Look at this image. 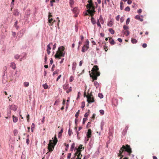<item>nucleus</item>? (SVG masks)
Listing matches in <instances>:
<instances>
[{
	"label": "nucleus",
	"instance_id": "nucleus-1",
	"mask_svg": "<svg viewBox=\"0 0 159 159\" xmlns=\"http://www.w3.org/2000/svg\"><path fill=\"white\" fill-rule=\"evenodd\" d=\"M119 152L120 154L123 156V153H124V155L125 154V153H127V154L130 155L132 152V150L130 146L128 145H126V146L124 145L121 148Z\"/></svg>",
	"mask_w": 159,
	"mask_h": 159
},
{
	"label": "nucleus",
	"instance_id": "nucleus-2",
	"mask_svg": "<svg viewBox=\"0 0 159 159\" xmlns=\"http://www.w3.org/2000/svg\"><path fill=\"white\" fill-rule=\"evenodd\" d=\"M64 49V48L63 46L59 47L58 51L56 52V54L54 56L55 58L60 59L61 57H64L65 53Z\"/></svg>",
	"mask_w": 159,
	"mask_h": 159
},
{
	"label": "nucleus",
	"instance_id": "nucleus-3",
	"mask_svg": "<svg viewBox=\"0 0 159 159\" xmlns=\"http://www.w3.org/2000/svg\"><path fill=\"white\" fill-rule=\"evenodd\" d=\"M89 41L87 39L86 40L85 45L83 46L82 48V52H85L89 48Z\"/></svg>",
	"mask_w": 159,
	"mask_h": 159
},
{
	"label": "nucleus",
	"instance_id": "nucleus-4",
	"mask_svg": "<svg viewBox=\"0 0 159 159\" xmlns=\"http://www.w3.org/2000/svg\"><path fill=\"white\" fill-rule=\"evenodd\" d=\"M54 143H52V140H50L48 144V149L49 152H52L53 150V149L54 148Z\"/></svg>",
	"mask_w": 159,
	"mask_h": 159
},
{
	"label": "nucleus",
	"instance_id": "nucleus-5",
	"mask_svg": "<svg viewBox=\"0 0 159 159\" xmlns=\"http://www.w3.org/2000/svg\"><path fill=\"white\" fill-rule=\"evenodd\" d=\"M87 11L90 15L91 16H93V13L95 12L94 7L93 6L90 9H88L87 10Z\"/></svg>",
	"mask_w": 159,
	"mask_h": 159
},
{
	"label": "nucleus",
	"instance_id": "nucleus-6",
	"mask_svg": "<svg viewBox=\"0 0 159 159\" xmlns=\"http://www.w3.org/2000/svg\"><path fill=\"white\" fill-rule=\"evenodd\" d=\"M25 31L26 29L25 28L19 31L18 34L19 38H20L25 33Z\"/></svg>",
	"mask_w": 159,
	"mask_h": 159
},
{
	"label": "nucleus",
	"instance_id": "nucleus-7",
	"mask_svg": "<svg viewBox=\"0 0 159 159\" xmlns=\"http://www.w3.org/2000/svg\"><path fill=\"white\" fill-rule=\"evenodd\" d=\"M86 97L87 98V102L89 103H91L94 102V98L93 97H91L90 96H87Z\"/></svg>",
	"mask_w": 159,
	"mask_h": 159
},
{
	"label": "nucleus",
	"instance_id": "nucleus-8",
	"mask_svg": "<svg viewBox=\"0 0 159 159\" xmlns=\"http://www.w3.org/2000/svg\"><path fill=\"white\" fill-rule=\"evenodd\" d=\"M76 156H77L78 158L81 159V157H82V155L81 154V152H80V151H78L75 152V156L73 158H75V157Z\"/></svg>",
	"mask_w": 159,
	"mask_h": 159
},
{
	"label": "nucleus",
	"instance_id": "nucleus-9",
	"mask_svg": "<svg viewBox=\"0 0 159 159\" xmlns=\"http://www.w3.org/2000/svg\"><path fill=\"white\" fill-rule=\"evenodd\" d=\"M30 9L27 10L25 13V18H28L30 15Z\"/></svg>",
	"mask_w": 159,
	"mask_h": 159
},
{
	"label": "nucleus",
	"instance_id": "nucleus-10",
	"mask_svg": "<svg viewBox=\"0 0 159 159\" xmlns=\"http://www.w3.org/2000/svg\"><path fill=\"white\" fill-rule=\"evenodd\" d=\"M17 109L16 106L14 105H11L9 106V109L11 110H12L14 111H16Z\"/></svg>",
	"mask_w": 159,
	"mask_h": 159
},
{
	"label": "nucleus",
	"instance_id": "nucleus-11",
	"mask_svg": "<svg viewBox=\"0 0 159 159\" xmlns=\"http://www.w3.org/2000/svg\"><path fill=\"white\" fill-rule=\"evenodd\" d=\"M91 130L90 129H89L88 130V132L86 134V136L87 137V141L89 140V139L91 137Z\"/></svg>",
	"mask_w": 159,
	"mask_h": 159
},
{
	"label": "nucleus",
	"instance_id": "nucleus-12",
	"mask_svg": "<svg viewBox=\"0 0 159 159\" xmlns=\"http://www.w3.org/2000/svg\"><path fill=\"white\" fill-rule=\"evenodd\" d=\"M143 17L142 15L139 16L137 15L135 17V18L136 19L139 20L141 21H143Z\"/></svg>",
	"mask_w": 159,
	"mask_h": 159
},
{
	"label": "nucleus",
	"instance_id": "nucleus-13",
	"mask_svg": "<svg viewBox=\"0 0 159 159\" xmlns=\"http://www.w3.org/2000/svg\"><path fill=\"white\" fill-rule=\"evenodd\" d=\"M93 144V141L92 139H91L89 143V146L88 147V148L89 150L91 149V148H92Z\"/></svg>",
	"mask_w": 159,
	"mask_h": 159
},
{
	"label": "nucleus",
	"instance_id": "nucleus-14",
	"mask_svg": "<svg viewBox=\"0 0 159 159\" xmlns=\"http://www.w3.org/2000/svg\"><path fill=\"white\" fill-rule=\"evenodd\" d=\"M11 111L9 109H7V116H6L5 118L6 119H9L11 118Z\"/></svg>",
	"mask_w": 159,
	"mask_h": 159
},
{
	"label": "nucleus",
	"instance_id": "nucleus-15",
	"mask_svg": "<svg viewBox=\"0 0 159 159\" xmlns=\"http://www.w3.org/2000/svg\"><path fill=\"white\" fill-rule=\"evenodd\" d=\"M84 149V148L82 147V145H80L79 146L78 148H75V150H76V152L77 151H80V152H81L82 151V150H83Z\"/></svg>",
	"mask_w": 159,
	"mask_h": 159
},
{
	"label": "nucleus",
	"instance_id": "nucleus-16",
	"mask_svg": "<svg viewBox=\"0 0 159 159\" xmlns=\"http://www.w3.org/2000/svg\"><path fill=\"white\" fill-rule=\"evenodd\" d=\"M53 19L52 18H48V22L49 23V25L52 26L53 24V23L55 21V20H53V22H52Z\"/></svg>",
	"mask_w": 159,
	"mask_h": 159
},
{
	"label": "nucleus",
	"instance_id": "nucleus-17",
	"mask_svg": "<svg viewBox=\"0 0 159 159\" xmlns=\"http://www.w3.org/2000/svg\"><path fill=\"white\" fill-rule=\"evenodd\" d=\"M128 129V126H126L125 129L123 130V132L122 133V134L123 135H125L126 134V133L127 130Z\"/></svg>",
	"mask_w": 159,
	"mask_h": 159
},
{
	"label": "nucleus",
	"instance_id": "nucleus-18",
	"mask_svg": "<svg viewBox=\"0 0 159 159\" xmlns=\"http://www.w3.org/2000/svg\"><path fill=\"white\" fill-rule=\"evenodd\" d=\"M93 74V75L92 76L90 74V77L93 79L92 81L93 82L94 80H97L98 77L96 75H94Z\"/></svg>",
	"mask_w": 159,
	"mask_h": 159
},
{
	"label": "nucleus",
	"instance_id": "nucleus-19",
	"mask_svg": "<svg viewBox=\"0 0 159 159\" xmlns=\"http://www.w3.org/2000/svg\"><path fill=\"white\" fill-rule=\"evenodd\" d=\"M19 14V12L17 9H15L13 11V15L16 16H18Z\"/></svg>",
	"mask_w": 159,
	"mask_h": 159
},
{
	"label": "nucleus",
	"instance_id": "nucleus-20",
	"mask_svg": "<svg viewBox=\"0 0 159 159\" xmlns=\"http://www.w3.org/2000/svg\"><path fill=\"white\" fill-rule=\"evenodd\" d=\"M98 66L97 65H95L94 66L93 68L91 70L92 71H93L94 70V72H96V71H98Z\"/></svg>",
	"mask_w": 159,
	"mask_h": 159
},
{
	"label": "nucleus",
	"instance_id": "nucleus-21",
	"mask_svg": "<svg viewBox=\"0 0 159 159\" xmlns=\"http://www.w3.org/2000/svg\"><path fill=\"white\" fill-rule=\"evenodd\" d=\"M10 67L13 69H15L16 68V64L13 62H12L11 63Z\"/></svg>",
	"mask_w": 159,
	"mask_h": 159
},
{
	"label": "nucleus",
	"instance_id": "nucleus-22",
	"mask_svg": "<svg viewBox=\"0 0 159 159\" xmlns=\"http://www.w3.org/2000/svg\"><path fill=\"white\" fill-rule=\"evenodd\" d=\"M94 84L96 89L98 88L99 86V84L97 81H94Z\"/></svg>",
	"mask_w": 159,
	"mask_h": 159
},
{
	"label": "nucleus",
	"instance_id": "nucleus-23",
	"mask_svg": "<svg viewBox=\"0 0 159 159\" xmlns=\"http://www.w3.org/2000/svg\"><path fill=\"white\" fill-rule=\"evenodd\" d=\"M93 5L92 3V2L91 1V3H89V4H88L87 5V8L88 9L91 8L92 7H93Z\"/></svg>",
	"mask_w": 159,
	"mask_h": 159
},
{
	"label": "nucleus",
	"instance_id": "nucleus-24",
	"mask_svg": "<svg viewBox=\"0 0 159 159\" xmlns=\"http://www.w3.org/2000/svg\"><path fill=\"white\" fill-rule=\"evenodd\" d=\"M102 45L103 48H104V49H105V51H107V49H106V48H107V47L106 46V44L105 43L102 42Z\"/></svg>",
	"mask_w": 159,
	"mask_h": 159
},
{
	"label": "nucleus",
	"instance_id": "nucleus-25",
	"mask_svg": "<svg viewBox=\"0 0 159 159\" xmlns=\"http://www.w3.org/2000/svg\"><path fill=\"white\" fill-rule=\"evenodd\" d=\"M72 11L73 12L75 13H78V10L77 7H75L72 9Z\"/></svg>",
	"mask_w": 159,
	"mask_h": 159
},
{
	"label": "nucleus",
	"instance_id": "nucleus-26",
	"mask_svg": "<svg viewBox=\"0 0 159 159\" xmlns=\"http://www.w3.org/2000/svg\"><path fill=\"white\" fill-rule=\"evenodd\" d=\"M76 66V63L75 62H74L72 64V70H75Z\"/></svg>",
	"mask_w": 159,
	"mask_h": 159
},
{
	"label": "nucleus",
	"instance_id": "nucleus-27",
	"mask_svg": "<svg viewBox=\"0 0 159 159\" xmlns=\"http://www.w3.org/2000/svg\"><path fill=\"white\" fill-rule=\"evenodd\" d=\"M92 17H91V22L93 25H95L96 23V21L95 19L93 17V16H92Z\"/></svg>",
	"mask_w": 159,
	"mask_h": 159
},
{
	"label": "nucleus",
	"instance_id": "nucleus-28",
	"mask_svg": "<svg viewBox=\"0 0 159 159\" xmlns=\"http://www.w3.org/2000/svg\"><path fill=\"white\" fill-rule=\"evenodd\" d=\"M74 3V0H69V4L70 7H72V6Z\"/></svg>",
	"mask_w": 159,
	"mask_h": 159
},
{
	"label": "nucleus",
	"instance_id": "nucleus-29",
	"mask_svg": "<svg viewBox=\"0 0 159 159\" xmlns=\"http://www.w3.org/2000/svg\"><path fill=\"white\" fill-rule=\"evenodd\" d=\"M53 143H54V145H56L57 142V139L56 136V135H55L54 139L53 140Z\"/></svg>",
	"mask_w": 159,
	"mask_h": 159
},
{
	"label": "nucleus",
	"instance_id": "nucleus-30",
	"mask_svg": "<svg viewBox=\"0 0 159 159\" xmlns=\"http://www.w3.org/2000/svg\"><path fill=\"white\" fill-rule=\"evenodd\" d=\"M131 43L133 44L136 43L138 42L137 40L136 39L133 38H131Z\"/></svg>",
	"mask_w": 159,
	"mask_h": 159
},
{
	"label": "nucleus",
	"instance_id": "nucleus-31",
	"mask_svg": "<svg viewBox=\"0 0 159 159\" xmlns=\"http://www.w3.org/2000/svg\"><path fill=\"white\" fill-rule=\"evenodd\" d=\"M75 144L74 143H73L71 144V147H70V151H73V150H74V149L75 148Z\"/></svg>",
	"mask_w": 159,
	"mask_h": 159
},
{
	"label": "nucleus",
	"instance_id": "nucleus-32",
	"mask_svg": "<svg viewBox=\"0 0 159 159\" xmlns=\"http://www.w3.org/2000/svg\"><path fill=\"white\" fill-rule=\"evenodd\" d=\"M111 39V38H110L109 39L110 43L111 45H114L115 43V42L114 41L113 39H112L111 41H110Z\"/></svg>",
	"mask_w": 159,
	"mask_h": 159
},
{
	"label": "nucleus",
	"instance_id": "nucleus-33",
	"mask_svg": "<svg viewBox=\"0 0 159 159\" xmlns=\"http://www.w3.org/2000/svg\"><path fill=\"white\" fill-rule=\"evenodd\" d=\"M113 25V22L111 20H110L109 21H108L107 23V25L109 27H112Z\"/></svg>",
	"mask_w": 159,
	"mask_h": 159
},
{
	"label": "nucleus",
	"instance_id": "nucleus-34",
	"mask_svg": "<svg viewBox=\"0 0 159 159\" xmlns=\"http://www.w3.org/2000/svg\"><path fill=\"white\" fill-rule=\"evenodd\" d=\"M13 121L14 123L16 122L18 120V118L17 117H14V116H13Z\"/></svg>",
	"mask_w": 159,
	"mask_h": 159
},
{
	"label": "nucleus",
	"instance_id": "nucleus-35",
	"mask_svg": "<svg viewBox=\"0 0 159 159\" xmlns=\"http://www.w3.org/2000/svg\"><path fill=\"white\" fill-rule=\"evenodd\" d=\"M92 73L94 75H96L97 77L99 76L100 75V72L98 71L93 72Z\"/></svg>",
	"mask_w": 159,
	"mask_h": 159
},
{
	"label": "nucleus",
	"instance_id": "nucleus-36",
	"mask_svg": "<svg viewBox=\"0 0 159 159\" xmlns=\"http://www.w3.org/2000/svg\"><path fill=\"white\" fill-rule=\"evenodd\" d=\"M97 25L98 26L100 27V28H102V27L101 26L99 20L98 19H97Z\"/></svg>",
	"mask_w": 159,
	"mask_h": 159
},
{
	"label": "nucleus",
	"instance_id": "nucleus-37",
	"mask_svg": "<svg viewBox=\"0 0 159 159\" xmlns=\"http://www.w3.org/2000/svg\"><path fill=\"white\" fill-rule=\"evenodd\" d=\"M108 30L111 34H114L115 33L114 30L111 28H109Z\"/></svg>",
	"mask_w": 159,
	"mask_h": 159
},
{
	"label": "nucleus",
	"instance_id": "nucleus-38",
	"mask_svg": "<svg viewBox=\"0 0 159 159\" xmlns=\"http://www.w3.org/2000/svg\"><path fill=\"white\" fill-rule=\"evenodd\" d=\"M18 133V131L17 129H15L13 131V134L14 136H16Z\"/></svg>",
	"mask_w": 159,
	"mask_h": 159
},
{
	"label": "nucleus",
	"instance_id": "nucleus-39",
	"mask_svg": "<svg viewBox=\"0 0 159 159\" xmlns=\"http://www.w3.org/2000/svg\"><path fill=\"white\" fill-rule=\"evenodd\" d=\"M63 89H67L69 88V86L68 84H64L63 86Z\"/></svg>",
	"mask_w": 159,
	"mask_h": 159
},
{
	"label": "nucleus",
	"instance_id": "nucleus-40",
	"mask_svg": "<svg viewBox=\"0 0 159 159\" xmlns=\"http://www.w3.org/2000/svg\"><path fill=\"white\" fill-rule=\"evenodd\" d=\"M21 159H25V155L24 152L22 153Z\"/></svg>",
	"mask_w": 159,
	"mask_h": 159
},
{
	"label": "nucleus",
	"instance_id": "nucleus-41",
	"mask_svg": "<svg viewBox=\"0 0 159 159\" xmlns=\"http://www.w3.org/2000/svg\"><path fill=\"white\" fill-rule=\"evenodd\" d=\"M42 86L44 89H47L48 88V85L46 83L43 84Z\"/></svg>",
	"mask_w": 159,
	"mask_h": 159
},
{
	"label": "nucleus",
	"instance_id": "nucleus-42",
	"mask_svg": "<svg viewBox=\"0 0 159 159\" xmlns=\"http://www.w3.org/2000/svg\"><path fill=\"white\" fill-rule=\"evenodd\" d=\"M29 83L28 82H25L24 83V85L25 87H27L29 86Z\"/></svg>",
	"mask_w": 159,
	"mask_h": 159
},
{
	"label": "nucleus",
	"instance_id": "nucleus-43",
	"mask_svg": "<svg viewBox=\"0 0 159 159\" xmlns=\"http://www.w3.org/2000/svg\"><path fill=\"white\" fill-rule=\"evenodd\" d=\"M17 24H18V21H17V20H16V22H15V23L14 24V26L15 27H16V28L17 29H18L19 27L18 26H17Z\"/></svg>",
	"mask_w": 159,
	"mask_h": 159
},
{
	"label": "nucleus",
	"instance_id": "nucleus-44",
	"mask_svg": "<svg viewBox=\"0 0 159 159\" xmlns=\"http://www.w3.org/2000/svg\"><path fill=\"white\" fill-rule=\"evenodd\" d=\"M35 126V125L34 124V123H33L32 124V125H31V131H32V132H33V130H34V128Z\"/></svg>",
	"mask_w": 159,
	"mask_h": 159
},
{
	"label": "nucleus",
	"instance_id": "nucleus-45",
	"mask_svg": "<svg viewBox=\"0 0 159 159\" xmlns=\"http://www.w3.org/2000/svg\"><path fill=\"white\" fill-rule=\"evenodd\" d=\"M52 43H51L47 45V50H50L51 49V48L50 46V45H52Z\"/></svg>",
	"mask_w": 159,
	"mask_h": 159
},
{
	"label": "nucleus",
	"instance_id": "nucleus-46",
	"mask_svg": "<svg viewBox=\"0 0 159 159\" xmlns=\"http://www.w3.org/2000/svg\"><path fill=\"white\" fill-rule=\"evenodd\" d=\"M125 10L126 11H129L130 10V7L128 6V7H125Z\"/></svg>",
	"mask_w": 159,
	"mask_h": 159
},
{
	"label": "nucleus",
	"instance_id": "nucleus-47",
	"mask_svg": "<svg viewBox=\"0 0 159 159\" xmlns=\"http://www.w3.org/2000/svg\"><path fill=\"white\" fill-rule=\"evenodd\" d=\"M98 96L100 98H102L103 97V95L102 93H99L98 94Z\"/></svg>",
	"mask_w": 159,
	"mask_h": 159
},
{
	"label": "nucleus",
	"instance_id": "nucleus-48",
	"mask_svg": "<svg viewBox=\"0 0 159 159\" xmlns=\"http://www.w3.org/2000/svg\"><path fill=\"white\" fill-rule=\"evenodd\" d=\"M99 148H98V150L97 151H96L95 153V156H97L99 154Z\"/></svg>",
	"mask_w": 159,
	"mask_h": 159
},
{
	"label": "nucleus",
	"instance_id": "nucleus-49",
	"mask_svg": "<svg viewBox=\"0 0 159 159\" xmlns=\"http://www.w3.org/2000/svg\"><path fill=\"white\" fill-rule=\"evenodd\" d=\"M80 112V110H78V111L75 114V116L76 118H77L78 116H79V113Z\"/></svg>",
	"mask_w": 159,
	"mask_h": 159
},
{
	"label": "nucleus",
	"instance_id": "nucleus-50",
	"mask_svg": "<svg viewBox=\"0 0 159 159\" xmlns=\"http://www.w3.org/2000/svg\"><path fill=\"white\" fill-rule=\"evenodd\" d=\"M20 56L18 54L16 55L14 57L15 59H18L20 57Z\"/></svg>",
	"mask_w": 159,
	"mask_h": 159
},
{
	"label": "nucleus",
	"instance_id": "nucleus-51",
	"mask_svg": "<svg viewBox=\"0 0 159 159\" xmlns=\"http://www.w3.org/2000/svg\"><path fill=\"white\" fill-rule=\"evenodd\" d=\"M123 2H120V9L121 10L123 9Z\"/></svg>",
	"mask_w": 159,
	"mask_h": 159
},
{
	"label": "nucleus",
	"instance_id": "nucleus-52",
	"mask_svg": "<svg viewBox=\"0 0 159 159\" xmlns=\"http://www.w3.org/2000/svg\"><path fill=\"white\" fill-rule=\"evenodd\" d=\"M55 2V0H53L50 1V5L51 7H52L53 6V2Z\"/></svg>",
	"mask_w": 159,
	"mask_h": 159
},
{
	"label": "nucleus",
	"instance_id": "nucleus-53",
	"mask_svg": "<svg viewBox=\"0 0 159 159\" xmlns=\"http://www.w3.org/2000/svg\"><path fill=\"white\" fill-rule=\"evenodd\" d=\"M130 22V19L129 18H127L126 20V23L127 25H128L129 24Z\"/></svg>",
	"mask_w": 159,
	"mask_h": 159
},
{
	"label": "nucleus",
	"instance_id": "nucleus-54",
	"mask_svg": "<svg viewBox=\"0 0 159 159\" xmlns=\"http://www.w3.org/2000/svg\"><path fill=\"white\" fill-rule=\"evenodd\" d=\"M74 77L73 76H71L70 78L69 81L70 82H72L74 80Z\"/></svg>",
	"mask_w": 159,
	"mask_h": 159
},
{
	"label": "nucleus",
	"instance_id": "nucleus-55",
	"mask_svg": "<svg viewBox=\"0 0 159 159\" xmlns=\"http://www.w3.org/2000/svg\"><path fill=\"white\" fill-rule=\"evenodd\" d=\"M59 102V100H56L55 103H54V105H57L58 104V103Z\"/></svg>",
	"mask_w": 159,
	"mask_h": 159
},
{
	"label": "nucleus",
	"instance_id": "nucleus-56",
	"mask_svg": "<svg viewBox=\"0 0 159 159\" xmlns=\"http://www.w3.org/2000/svg\"><path fill=\"white\" fill-rule=\"evenodd\" d=\"M72 88L71 87H70L69 88V89L66 90V92L67 93H69L70 91H71L72 90Z\"/></svg>",
	"mask_w": 159,
	"mask_h": 159
},
{
	"label": "nucleus",
	"instance_id": "nucleus-57",
	"mask_svg": "<svg viewBox=\"0 0 159 159\" xmlns=\"http://www.w3.org/2000/svg\"><path fill=\"white\" fill-rule=\"evenodd\" d=\"M99 112L102 115H103L104 114V111L103 110H100Z\"/></svg>",
	"mask_w": 159,
	"mask_h": 159
},
{
	"label": "nucleus",
	"instance_id": "nucleus-58",
	"mask_svg": "<svg viewBox=\"0 0 159 159\" xmlns=\"http://www.w3.org/2000/svg\"><path fill=\"white\" fill-rule=\"evenodd\" d=\"M82 106H81V108H83L85 106V102H83L82 103Z\"/></svg>",
	"mask_w": 159,
	"mask_h": 159
},
{
	"label": "nucleus",
	"instance_id": "nucleus-59",
	"mask_svg": "<svg viewBox=\"0 0 159 159\" xmlns=\"http://www.w3.org/2000/svg\"><path fill=\"white\" fill-rule=\"evenodd\" d=\"M123 28L124 30H126L129 29L128 27L126 25H124L123 26Z\"/></svg>",
	"mask_w": 159,
	"mask_h": 159
},
{
	"label": "nucleus",
	"instance_id": "nucleus-60",
	"mask_svg": "<svg viewBox=\"0 0 159 159\" xmlns=\"http://www.w3.org/2000/svg\"><path fill=\"white\" fill-rule=\"evenodd\" d=\"M14 1V0H12V2L11 3L10 6L12 7H13Z\"/></svg>",
	"mask_w": 159,
	"mask_h": 159
},
{
	"label": "nucleus",
	"instance_id": "nucleus-61",
	"mask_svg": "<svg viewBox=\"0 0 159 159\" xmlns=\"http://www.w3.org/2000/svg\"><path fill=\"white\" fill-rule=\"evenodd\" d=\"M91 124L90 122H89L87 125L86 127L88 128L90 127L91 126Z\"/></svg>",
	"mask_w": 159,
	"mask_h": 159
},
{
	"label": "nucleus",
	"instance_id": "nucleus-62",
	"mask_svg": "<svg viewBox=\"0 0 159 159\" xmlns=\"http://www.w3.org/2000/svg\"><path fill=\"white\" fill-rule=\"evenodd\" d=\"M87 120V118H84L83 119V124H84L85 123V122Z\"/></svg>",
	"mask_w": 159,
	"mask_h": 159
},
{
	"label": "nucleus",
	"instance_id": "nucleus-63",
	"mask_svg": "<svg viewBox=\"0 0 159 159\" xmlns=\"http://www.w3.org/2000/svg\"><path fill=\"white\" fill-rule=\"evenodd\" d=\"M105 125V122L102 120V121L101 123V126H103Z\"/></svg>",
	"mask_w": 159,
	"mask_h": 159
},
{
	"label": "nucleus",
	"instance_id": "nucleus-64",
	"mask_svg": "<svg viewBox=\"0 0 159 159\" xmlns=\"http://www.w3.org/2000/svg\"><path fill=\"white\" fill-rule=\"evenodd\" d=\"M59 70H57L55 71L53 73V75H54L55 74H58L59 72Z\"/></svg>",
	"mask_w": 159,
	"mask_h": 159
}]
</instances>
